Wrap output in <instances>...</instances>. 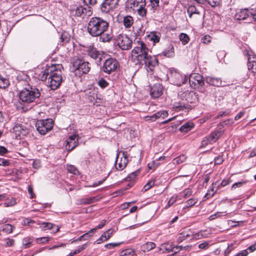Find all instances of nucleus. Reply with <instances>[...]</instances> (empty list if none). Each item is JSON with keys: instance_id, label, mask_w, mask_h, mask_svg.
Wrapping results in <instances>:
<instances>
[{"instance_id": "1", "label": "nucleus", "mask_w": 256, "mask_h": 256, "mask_svg": "<svg viewBox=\"0 0 256 256\" xmlns=\"http://www.w3.org/2000/svg\"><path fill=\"white\" fill-rule=\"evenodd\" d=\"M87 30L92 36H100V41L110 42L114 37L112 30H109V23L100 17L92 18L88 24Z\"/></svg>"}, {"instance_id": "2", "label": "nucleus", "mask_w": 256, "mask_h": 256, "mask_svg": "<svg viewBox=\"0 0 256 256\" xmlns=\"http://www.w3.org/2000/svg\"><path fill=\"white\" fill-rule=\"evenodd\" d=\"M63 68L62 64H52L48 66L40 75V79L42 81L48 78L46 85L52 90H56L62 82V72Z\"/></svg>"}, {"instance_id": "3", "label": "nucleus", "mask_w": 256, "mask_h": 256, "mask_svg": "<svg viewBox=\"0 0 256 256\" xmlns=\"http://www.w3.org/2000/svg\"><path fill=\"white\" fill-rule=\"evenodd\" d=\"M138 45L132 50V60L136 65H143V61L148 56V49L142 42H138Z\"/></svg>"}, {"instance_id": "4", "label": "nucleus", "mask_w": 256, "mask_h": 256, "mask_svg": "<svg viewBox=\"0 0 256 256\" xmlns=\"http://www.w3.org/2000/svg\"><path fill=\"white\" fill-rule=\"evenodd\" d=\"M40 96V90L34 86H28L19 93V98L26 104L37 102Z\"/></svg>"}, {"instance_id": "5", "label": "nucleus", "mask_w": 256, "mask_h": 256, "mask_svg": "<svg viewBox=\"0 0 256 256\" xmlns=\"http://www.w3.org/2000/svg\"><path fill=\"white\" fill-rule=\"evenodd\" d=\"M90 69L89 63L82 59L74 58L72 62L71 70L76 75L80 76L84 74H87Z\"/></svg>"}, {"instance_id": "6", "label": "nucleus", "mask_w": 256, "mask_h": 256, "mask_svg": "<svg viewBox=\"0 0 256 256\" xmlns=\"http://www.w3.org/2000/svg\"><path fill=\"white\" fill-rule=\"evenodd\" d=\"M126 5L128 8L137 11L140 16L143 18L146 16V0H128Z\"/></svg>"}, {"instance_id": "7", "label": "nucleus", "mask_w": 256, "mask_h": 256, "mask_svg": "<svg viewBox=\"0 0 256 256\" xmlns=\"http://www.w3.org/2000/svg\"><path fill=\"white\" fill-rule=\"evenodd\" d=\"M168 78L172 84L178 86H180L188 80L186 76L182 75L174 68L170 70Z\"/></svg>"}, {"instance_id": "8", "label": "nucleus", "mask_w": 256, "mask_h": 256, "mask_svg": "<svg viewBox=\"0 0 256 256\" xmlns=\"http://www.w3.org/2000/svg\"><path fill=\"white\" fill-rule=\"evenodd\" d=\"M70 14L72 16H80L82 18L92 14V12L90 7L86 5L85 7L82 6L75 4L70 7Z\"/></svg>"}, {"instance_id": "9", "label": "nucleus", "mask_w": 256, "mask_h": 256, "mask_svg": "<svg viewBox=\"0 0 256 256\" xmlns=\"http://www.w3.org/2000/svg\"><path fill=\"white\" fill-rule=\"evenodd\" d=\"M54 122L50 118L40 120L36 124V130L41 134H45L52 130Z\"/></svg>"}, {"instance_id": "10", "label": "nucleus", "mask_w": 256, "mask_h": 256, "mask_svg": "<svg viewBox=\"0 0 256 256\" xmlns=\"http://www.w3.org/2000/svg\"><path fill=\"white\" fill-rule=\"evenodd\" d=\"M190 86L194 89L201 90L204 84V77L198 74H192L189 77Z\"/></svg>"}, {"instance_id": "11", "label": "nucleus", "mask_w": 256, "mask_h": 256, "mask_svg": "<svg viewBox=\"0 0 256 256\" xmlns=\"http://www.w3.org/2000/svg\"><path fill=\"white\" fill-rule=\"evenodd\" d=\"M158 60L156 57L149 55L143 61L144 68L150 75L154 74V68L158 65Z\"/></svg>"}, {"instance_id": "12", "label": "nucleus", "mask_w": 256, "mask_h": 256, "mask_svg": "<svg viewBox=\"0 0 256 256\" xmlns=\"http://www.w3.org/2000/svg\"><path fill=\"white\" fill-rule=\"evenodd\" d=\"M116 43L122 50H128L131 48L132 40L126 34H119L116 38Z\"/></svg>"}, {"instance_id": "13", "label": "nucleus", "mask_w": 256, "mask_h": 256, "mask_svg": "<svg viewBox=\"0 0 256 256\" xmlns=\"http://www.w3.org/2000/svg\"><path fill=\"white\" fill-rule=\"evenodd\" d=\"M118 66V62L114 58H110L106 60L102 70L106 74H110L115 71Z\"/></svg>"}, {"instance_id": "14", "label": "nucleus", "mask_w": 256, "mask_h": 256, "mask_svg": "<svg viewBox=\"0 0 256 256\" xmlns=\"http://www.w3.org/2000/svg\"><path fill=\"white\" fill-rule=\"evenodd\" d=\"M127 154L124 152H120L117 156L115 162L116 168L119 170L126 168L128 163Z\"/></svg>"}, {"instance_id": "15", "label": "nucleus", "mask_w": 256, "mask_h": 256, "mask_svg": "<svg viewBox=\"0 0 256 256\" xmlns=\"http://www.w3.org/2000/svg\"><path fill=\"white\" fill-rule=\"evenodd\" d=\"M14 132L16 135L22 138L23 136H26L28 134L29 130L26 124H16L12 128Z\"/></svg>"}, {"instance_id": "16", "label": "nucleus", "mask_w": 256, "mask_h": 256, "mask_svg": "<svg viewBox=\"0 0 256 256\" xmlns=\"http://www.w3.org/2000/svg\"><path fill=\"white\" fill-rule=\"evenodd\" d=\"M120 0H104L101 4V10L102 12L107 13L110 10L116 8L118 5Z\"/></svg>"}, {"instance_id": "17", "label": "nucleus", "mask_w": 256, "mask_h": 256, "mask_svg": "<svg viewBox=\"0 0 256 256\" xmlns=\"http://www.w3.org/2000/svg\"><path fill=\"white\" fill-rule=\"evenodd\" d=\"M78 143V136L77 134H74L69 136L66 140V148L68 151H71L76 146Z\"/></svg>"}, {"instance_id": "18", "label": "nucleus", "mask_w": 256, "mask_h": 256, "mask_svg": "<svg viewBox=\"0 0 256 256\" xmlns=\"http://www.w3.org/2000/svg\"><path fill=\"white\" fill-rule=\"evenodd\" d=\"M252 12V10H248L244 8L240 10L235 14V18L236 20H246L248 22H250V14Z\"/></svg>"}, {"instance_id": "19", "label": "nucleus", "mask_w": 256, "mask_h": 256, "mask_svg": "<svg viewBox=\"0 0 256 256\" xmlns=\"http://www.w3.org/2000/svg\"><path fill=\"white\" fill-rule=\"evenodd\" d=\"M163 92V86L160 84H154L150 88V94L154 98H159Z\"/></svg>"}, {"instance_id": "20", "label": "nucleus", "mask_w": 256, "mask_h": 256, "mask_svg": "<svg viewBox=\"0 0 256 256\" xmlns=\"http://www.w3.org/2000/svg\"><path fill=\"white\" fill-rule=\"evenodd\" d=\"M206 82L210 85L214 86H223L224 85L222 84V80L220 78L207 76L206 78Z\"/></svg>"}, {"instance_id": "21", "label": "nucleus", "mask_w": 256, "mask_h": 256, "mask_svg": "<svg viewBox=\"0 0 256 256\" xmlns=\"http://www.w3.org/2000/svg\"><path fill=\"white\" fill-rule=\"evenodd\" d=\"M88 55L94 59H100L102 54L100 52L98 51L96 48L90 46L86 50Z\"/></svg>"}, {"instance_id": "22", "label": "nucleus", "mask_w": 256, "mask_h": 256, "mask_svg": "<svg viewBox=\"0 0 256 256\" xmlns=\"http://www.w3.org/2000/svg\"><path fill=\"white\" fill-rule=\"evenodd\" d=\"M98 200V198L96 196L82 198L77 200V204L80 205H86L95 202Z\"/></svg>"}, {"instance_id": "23", "label": "nucleus", "mask_w": 256, "mask_h": 256, "mask_svg": "<svg viewBox=\"0 0 256 256\" xmlns=\"http://www.w3.org/2000/svg\"><path fill=\"white\" fill-rule=\"evenodd\" d=\"M248 68L252 73L256 74V57L250 56L248 58Z\"/></svg>"}, {"instance_id": "24", "label": "nucleus", "mask_w": 256, "mask_h": 256, "mask_svg": "<svg viewBox=\"0 0 256 256\" xmlns=\"http://www.w3.org/2000/svg\"><path fill=\"white\" fill-rule=\"evenodd\" d=\"M223 132L224 131L222 130H216L212 132L211 134L208 136L212 144L216 142L222 135Z\"/></svg>"}, {"instance_id": "25", "label": "nucleus", "mask_w": 256, "mask_h": 256, "mask_svg": "<svg viewBox=\"0 0 256 256\" xmlns=\"http://www.w3.org/2000/svg\"><path fill=\"white\" fill-rule=\"evenodd\" d=\"M40 228L43 230H52L53 232H56L59 230V228L57 226H56L50 222H44L42 224Z\"/></svg>"}, {"instance_id": "26", "label": "nucleus", "mask_w": 256, "mask_h": 256, "mask_svg": "<svg viewBox=\"0 0 256 256\" xmlns=\"http://www.w3.org/2000/svg\"><path fill=\"white\" fill-rule=\"evenodd\" d=\"M162 54L168 58H172L174 56V50L173 45L170 44L162 52Z\"/></svg>"}, {"instance_id": "27", "label": "nucleus", "mask_w": 256, "mask_h": 256, "mask_svg": "<svg viewBox=\"0 0 256 256\" xmlns=\"http://www.w3.org/2000/svg\"><path fill=\"white\" fill-rule=\"evenodd\" d=\"M191 237L192 232L190 230H184L180 234V236L178 238V242H181L186 238H190Z\"/></svg>"}, {"instance_id": "28", "label": "nucleus", "mask_w": 256, "mask_h": 256, "mask_svg": "<svg viewBox=\"0 0 256 256\" xmlns=\"http://www.w3.org/2000/svg\"><path fill=\"white\" fill-rule=\"evenodd\" d=\"M194 126V124L192 122H188L182 126L180 128V130L182 132H186L192 130Z\"/></svg>"}, {"instance_id": "29", "label": "nucleus", "mask_w": 256, "mask_h": 256, "mask_svg": "<svg viewBox=\"0 0 256 256\" xmlns=\"http://www.w3.org/2000/svg\"><path fill=\"white\" fill-rule=\"evenodd\" d=\"M6 202L4 203V205L6 207L12 206L17 203L16 200L12 197L5 198Z\"/></svg>"}, {"instance_id": "30", "label": "nucleus", "mask_w": 256, "mask_h": 256, "mask_svg": "<svg viewBox=\"0 0 256 256\" xmlns=\"http://www.w3.org/2000/svg\"><path fill=\"white\" fill-rule=\"evenodd\" d=\"M148 37L150 40L152 41L154 44L159 42L160 38V34L159 33L153 32L150 34Z\"/></svg>"}, {"instance_id": "31", "label": "nucleus", "mask_w": 256, "mask_h": 256, "mask_svg": "<svg viewBox=\"0 0 256 256\" xmlns=\"http://www.w3.org/2000/svg\"><path fill=\"white\" fill-rule=\"evenodd\" d=\"M192 190L190 188H186L184 190L180 193L179 196L180 198L179 199L180 200V198H188L192 195Z\"/></svg>"}, {"instance_id": "32", "label": "nucleus", "mask_w": 256, "mask_h": 256, "mask_svg": "<svg viewBox=\"0 0 256 256\" xmlns=\"http://www.w3.org/2000/svg\"><path fill=\"white\" fill-rule=\"evenodd\" d=\"M156 244L152 242H148L142 246V248L144 252H148L154 248Z\"/></svg>"}, {"instance_id": "33", "label": "nucleus", "mask_w": 256, "mask_h": 256, "mask_svg": "<svg viewBox=\"0 0 256 256\" xmlns=\"http://www.w3.org/2000/svg\"><path fill=\"white\" fill-rule=\"evenodd\" d=\"M123 22L126 28H130L134 22L133 18L131 16H127L124 17Z\"/></svg>"}, {"instance_id": "34", "label": "nucleus", "mask_w": 256, "mask_h": 256, "mask_svg": "<svg viewBox=\"0 0 256 256\" xmlns=\"http://www.w3.org/2000/svg\"><path fill=\"white\" fill-rule=\"evenodd\" d=\"M15 227L10 224H4L2 226V230L6 234H10L12 232Z\"/></svg>"}, {"instance_id": "35", "label": "nucleus", "mask_w": 256, "mask_h": 256, "mask_svg": "<svg viewBox=\"0 0 256 256\" xmlns=\"http://www.w3.org/2000/svg\"><path fill=\"white\" fill-rule=\"evenodd\" d=\"M156 120L160 118H164L168 116V112L165 110H160L154 114Z\"/></svg>"}, {"instance_id": "36", "label": "nucleus", "mask_w": 256, "mask_h": 256, "mask_svg": "<svg viewBox=\"0 0 256 256\" xmlns=\"http://www.w3.org/2000/svg\"><path fill=\"white\" fill-rule=\"evenodd\" d=\"M187 12L188 14L189 17L192 18L193 14H200V12L198 11L197 8L194 6H190L187 9Z\"/></svg>"}, {"instance_id": "37", "label": "nucleus", "mask_w": 256, "mask_h": 256, "mask_svg": "<svg viewBox=\"0 0 256 256\" xmlns=\"http://www.w3.org/2000/svg\"><path fill=\"white\" fill-rule=\"evenodd\" d=\"M190 91L186 90L185 92H178V96L182 99V100H186L188 101V102L192 103V98H189V96L188 95V92H190Z\"/></svg>"}, {"instance_id": "38", "label": "nucleus", "mask_w": 256, "mask_h": 256, "mask_svg": "<svg viewBox=\"0 0 256 256\" xmlns=\"http://www.w3.org/2000/svg\"><path fill=\"white\" fill-rule=\"evenodd\" d=\"M179 38L183 45H186L190 41V38L185 33L180 34L179 35Z\"/></svg>"}, {"instance_id": "39", "label": "nucleus", "mask_w": 256, "mask_h": 256, "mask_svg": "<svg viewBox=\"0 0 256 256\" xmlns=\"http://www.w3.org/2000/svg\"><path fill=\"white\" fill-rule=\"evenodd\" d=\"M10 84L9 80L0 75V88H6Z\"/></svg>"}, {"instance_id": "40", "label": "nucleus", "mask_w": 256, "mask_h": 256, "mask_svg": "<svg viewBox=\"0 0 256 256\" xmlns=\"http://www.w3.org/2000/svg\"><path fill=\"white\" fill-rule=\"evenodd\" d=\"M186 108L185 104L182 102H174L173 104V108L176 111L181 110Z\"/></svg>"}, {"instance_id": "41", "label": "nucleus", "mask_w": 256, "mask_h": 256, "mask_svg": "<svg viewBox=\"0 0 256 256\" xmlns=\"http://www.w3.org/2000/svg\"><path fill=\"white\" fill-rule=\"evenodd\" d=\"M186 160V156L184 154H181L178 156L174 158L172 160V162L174 164H180L183 162H184Z\"/></svg>"}, {"instance_id": "42", "label": "nucleus", "mask_w": 256, "mask_h": 256, "mask_svg": "<svg viewBox=\"0 0 256 256\" xmlns=\"http://www.w3.org/2000/svg\"><path fill=\"white\" fill-rule=\"evenodd\" d=\"M4 241V243L2 246L6 248L13 246L15 244V240L14 239L9 238H6Z\"/></svg>"}, {"instance_id": "43", "label": "nucleus", "mask_w": 256, "mask_h": 256, "mask_svg": "<svg viewBox=\"0 0 256 256\" xmlns=\"http://www.w3.org/2000/svg\"><path fill=\"white\" fill-rule=\"evenodd\" d=\"M32 240L30 237H26L23 239L22 244L24 248H27L31 246Z\"/></svg>"}, {"instance_id": "44", "label": "nucleus", "mask_w": 256, "mask_h": 256, "mask_svg": "<svg viewBox=\"0 0 256 256\" xmlns=\"http://www.w3.org/2000/svg\"><path fill=\"white\" fill-rule=\"evenodd\" d=\"M198 202V200L196 198H190L186 202V206L184 207V208H190L192 206L195 205Z\"/></svg>"}, {"instance_id": "45", "label": "nucleus", "mask_w": 256, "mask_h": 256, "mask_svg": "<svg viewBox=\"0 0 256 256\" xmlns=\"http://www.w3.org/2000/svg\"><path fill=\"white\" fill-rule=\"evenodd\" d=\"M139 173L140 171L138 170L132 172L126 178V181H130L134 180Z\"/></svg>"}, {"instance_id": "46", "label": "nucleus", "mask_w": 256, "mask_h": 256, "mask_svg": "<svg viewBox=\"0 0 256 256\" xmlns=\"http://www.w3.org/2000/svg\"><path fill=\"white\" fill-rule=\"evenodd\" d=\"M154 183L155 180H149L143 188L144 191H147L150 189L152 186H154Z\"/></svg>"}, {"instance_id": "47", "label": "nucleus", "mask_w": 256, "mask_h": 256, "mask_svg": "<svg viewBox=\"0 0 256 256\" xmlns=\"http://www.w3.org/2000/svg\"><path fill=\"white\" fill-rule=\"evenodd\" d=\"M113 232H114V230L112 229H109L108 230H106V232H105L102 234V237L105 238L104 239V240H108L112 236Z\"/></svg>"}, {"instance_id": "48", "label": "nucleus", "mask_w": 256, "mask_h": 256, "mask_svg": "<svg viewBox=\"0 0 256 256\" xmlns=\"http://www.w3.org/2000/svg\"><path fill=\"white\" fill-rule=\"evenodd\" d=\"M178 196L173 195L168 201V204L166 206V208H168L172 206L178 200Z\"/></svg>"}, {"instance_id": "49", "label": "nucleus", "mask_w": 256, "mask_h": 256, "mask_svg": "<svg viewBox=\"0 0 256 256\" xmlns=\"http://www.w3.org/2000/svg\"><path fill=\"white\" fill-rule=\"evenodd\" d=\"M98 85L102 88H106L108 85V82L103 78H100L98 80Z\"/></svg>"}, {"instance_id": "50", "label": "nucleus", "mask_w": 256, "mask_h": 256, "mask_svg": "<svg viewBox=\"0 0 256 256\" xmlns=\"http://www.w3.org/2000/svg\"><path fill=\"white\" fill-rule=\"evenodd\" d=\"M220 0H206L207 2L212 7H216L220 5Z\"/></svg>"}, {"instance_id": "51", "label": "nucleus", "mask_w": 256, "mask_h": 256, "mask_svg": "<svg viewBox=\"0 0 256 256\" xmlns=\"http://www.w3.org/2000/svg\"><path fill=\"white\" fill-rule=\"evenodd\" d=\"M208 144H212V142L210 141V139L209 137L206 136L203 138V140L201 142V147H205Z\"/></svg>"}, {"instance_id": "52", "label": "nucleus", "mask_w": 256, "mask_h": 256, "mask_svg": "<svg viewBox=\"0 0 256 256\" xmlns=\"http://www.w3.org/2000/svg\"><path fill=\"white\" fill-rule=\"evenodd\" d=\"M67 170L69 172L76 174L78 172L77 168L74 166L69 165L67 166Z\"/></svg>"}, {"instance_id": "53", "label": "nucleus", "mask_w": 256, "mask_h": 256, "mask_svg": "<svg viewBox=\"0 0 256 256\" xmlns=\"http://www.w3.org/2000/svg\"><path fill=\"white\" fill-rule=\"evenodd\" d=\"M249 252H250V249H248V247L247 249L241 250L240 252H238L235 256H248Z\"/></svg>"}, {"instance_id": "54", "label": "nucleus", "mask_w": 256, "mask_h": 256, "mask_svg": "<svg viewBox=\"0 0 256 256\" xmlns=\"http://www.w3.org/2000/svg\"><path fill=\"white\" fill-rule=\"evenodd\" d=\"M122 242L119 243H109L104 245V247L108 249H111L115 247L119 246Z\"/></svg>"}, {"instance_id": "55", "label": "nucleus", "mask_w": 256, "mask_h": 256, "mask_svg": "<svg viewBox=\"0 0 256 256\" xmlns=\"http://www.w3.org/2000/svg\"><path fill=\"white\" fill-rule=\"evenodd\" d=\"M50 240V238L48 237L44 236L40 238H37L36 239V242L38 244H42V243H44L45 242H48Z\"/></svg>"}, {"instance_id": "56", "label": "nucleus", "mask_w": 256, "mask_h": 256, "mask_svg": "<svg viewBox=\"0 0 256 256\" xmlns=\"http://www.w3.org/2000/svg\"><path fill=\"white\" fill-rule=\"evenodd\" d=\"M160 0H150L152 8L154 10H156V8L159 6Z\"/></svg>"}, {"instance_id": "57", "label": "nucleus", "mask_w": 256, "mask_h": 256, "mask_svg": "<svg viewBox=\"0 0 256 256\" xmlns=\"http://www.w3.org/2000/svg\"><path fill=\"white\" fill-rule=\"evenodd\" d=\"M188 94V95L189 96V98H192V102H193L196 100V92H194V91H190Z\"/></svg>"}, {"instance_id": "58", "label": "nucleus", "mask_w": 256, "mask_h": 256, "mask_svg": "<svg viewBox=\"0 0 256 256\" xmlns=\"http://www.w3.org/2000/svg\"><path fill=\"white\" fill-rule=\"evenodd\" d=\"M209 243L208 242H205L203 243L200 244L198 246V248L200 249L206 250L209 248Z\"/></svg>"}, {"instance_id": "59", "label": "nucleus", "mask_w": 256, "mask_h": 256, "mask_svg": "<svg viewBox=\"0 0 256 256\" xmlns=\"http://www.w3.org/2000/svg\"><path fill=\"white\" fill-rule=\"evenodd\" d=\"M162 246L167 252H172V247H173L172 244H164Z\"/></svg>"}, {"instance_id": "60", "label": "nucleus", "mask_w": 256, "mask_h": 256, "mask_svg": "<svg viewBox=\"0 0 256 256\" xmlns=\"http://www.w3.org/2000/svg\"><path fill=\"white\" fill-rule=\"evenodd\" d=\"M202 42L206 44L210 42V37L209 36H205L202 38Z\"/></svg>"}, {"instance_id": "61", "label": "nucleus", "mask_w": 256, "mask_h": 256, "mask_svg": "<svg viewBox=\"0 0 256 256\" xmlns=\"http://www.w3.org/2000/svg\"><path fill=\"white\" fill-rule=\"evenodd\" d=\"M221 216H222V212H216L214 214L211 215L209 217V219L210 220H214L216 219L217 218L220 217Z\"/></svg>"}, {"instance_id": "62", "label": "nucleus", "mask_w": 256, "mask_h": 256, "mask_svg": "<svg viewBox=\"0 0 256 256\" xmlns=\"http://www.w3.org/2000/svg\"><path fill=\"white\" fill-rule=\"evenodd\" d=\"M244 184H245L244 182H235L234 184L232 186V188H239L242 186Z\"/></svg>"}, {"instance_id": "63", "label": "nucleus", "mask_w": 256, "mask_h": 256, "mask_svg": "<svg viewBox=\"0 0 256 256\" xmlns=\"http://www.w3.org/2000/svg\"><path fill=\"white\" fill-rule=\"evenodd\" d=\"M9 164L8 160L2 158H0V166H7L9 165Z\"/></svg>"}, {"instance_id": "64", "label": "nucleus", "mask_w": 256, "mask_h": 256, "mask_svg": "<svg viewBox=\"0 0 256 256\" xmlns=\"http://www.w3.org/2000/svg\"><path fill=\"white\" fill-rule=\"evenodd\" d=\"M252 14L250 18V22H252V21L256 22V12L252 10Z\"/></svg>"}]
</instances>
